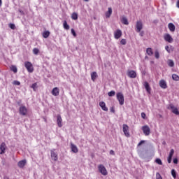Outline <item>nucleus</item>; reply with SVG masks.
Here are the masks:
<instances>
[{
	"label": "nucleus",
	"instance_id": "nucleus-41",
	"mask_svg": "<svg viewBox=\"0 0 179 179\" xmlns=\"http://www.w3.org/2000/svg\"><path fill=\"white\" fill-rule=\"evenodd\" d=\"M71 34H73L74 37H76V32H75V29H71Z\"/></svg>",
	"mask_w": 179,
	"mask_h": 179
},
{
	"label": "nucleus",
	"instance_id": "nucleus-46",
	"mask_svg": "<svg viewBox=\"0 0 179 179\" xmlns=\"http://www.w3.org/2000/svg\"><path fill=\"white\" fill-rule=\"evenodd\" d=\"M165 50L167 51V52H170V47L166 46Z\"/></svg>",
	"mask_w": 179,
	"mask_h": 179
},
{
	"label": "nucleus",
	"instance_id": "nucleus-45",
	"mask_svg": "<svg viewBox=\"0 0 179 179\" xmlns=\"http://www.w3.org/2000/svg\"><path fill=\"white\" fill-rule=\"evenodd\" d=\"M173 163H174V164H177L178 163V159L177 158H174Z\"/></svg>",
	"mask_w": 179,
	"mask_h": 179
},
{
	"label": "nucleus",
	"instance_id": "nucleus-31",
	"mask_svg": "<svg viewBox=\"0 0 179 179\" xmlns=\"http://www.w3.org/2000/svg\"><path fill=\"white\" fill-rule=\"evenodd\" d=\"M10 71L14 72V73H16V72H17V68L16 67V66H11Z\"/></svg>",
	"mask_w": 179,
	"mask_h": 179
},
{
	"label": "nucleus",
	"instance_id": "nucleus-48",
	"mask_svg": "<svg viewBox=\"0 0 179 179\" xmlns=\"http://www.w3.org/2000/svg\"><path fill=\"white\" fill-rule=\"evenodd\" d=\"M173 158L168 157V163H171V160Z\"/></svg>",
	"mask_w": 179,
	"mask_h": 179
},
{
	"label": "nucleus",
	"instance_id": "nucleus-53",
	"mask_svg": "<svg viewBox=\"0 0 179 179\" xmlns=\"http://www.w3.org/2000/svg\"><path fill=\"white\" fill-rule=\"evenodd\" d=\"M19 12H20L23 15V11L22 10H20Z\"/></svg>",
	"mask_w": 179,
	"mask_h": 179
},
{
	"label": "nucleus",
	"instance_id": "nucleus-8",
	"mask_svg": "<svg viewBox=\"0 0 179 179\" xmlns=\"http://www.w3.org/2000/svg\"><path fill=\"white\" fill-rule=\"evenodd\" d=\"M19 111L21 115H26V114H27V108H26V106H20Z\"/></svg>",
	"mask_w": 179,
	"mask_h": 179
},
{
	"label": "nucleus",
	"instance_id": "nucleus-23",
	"mask_svg": "<svg viewBox=\"0 0 179 179\" xmlns=\"http://www.w3.org/2000/svg\"><path fill=\"white\" fill-rule=\"evenodd\" d=\"M121 22L122 23H123V24H126V25L129 24L128 19H127V17L125 16L122 17Z\"/></svg>",
	"mask_w": 179,
	"mask_h": 179
},
{
	"label": "nucleus",
	"instance_id": "nucleus-27",
	"mask_svg": "<svg viewBox=\"0 0 179 179\" xmlns=\"http://www.w3.org/2000/svg\"><path fill=\"white\" fill-rule=\"evenodd\" d=\"M146 52H147L148 55H150V56L153 55V50H152V48H147Z\"/></svg>",
	"mask_w": 179,
	"mask_h": 179
},
{
	"label": "nucleus",
	"instance_id": "nucleus-29",
	"mask_svg": "<svg viewBox=\"0 0 179 179\" xmlns=\"http://www.w3.org/2000/svg\"><path fill=\"white\" fill-rule=\"evenodd\" d=\"M71 18L73 19V20H78V13H73L71 15Z\"/></svg>",
	"mask_w": 179,
	"mask_h": 179
},
{
	"label": "nucleus",
	"instance_id": "nucleus-39",
	"mask_svg": "<svg viewBox=\"0 0 179 179\" xmlns=\"http://www.w3.org/2000/svg\"><path fill=\"white\" fill-rule=\"evenodd\" d=\"M13 85H15V86H20V82L15 80L13 81Z\"/></svg>",
	"mask_w": 179,
	"mask_h": 179
},
{
	"label": "nucleus",
	"instance_id": "nucleus-20",
	"mask_svg": "<svg viewBox=\"0 0 179 179\" xmlns=\"http://www.w3.org/2000/svg\"><path fill=\"white\" fill-rule=\"evenodd\" d=\"M26 163H27V161L25 159H23L22 161H20L17 164L19 167L23 168L24 167V166H26Z\"/></svg>",
	"mask_w": 179,
	"mask_h": 179
},
{
	"label": "nucleus",
	"instance_id": "nucleus-4",
	"mask_svg": "<svg viewBox=\"0 0 179 179\" xmlns=\"http://www.w3.org/2000/svg\"><path fill=\"white\" fill-rule=\"evenodd\" d=\"M144 135L145 136H149L150 135V128L148 125L143 126L141 128Z\"/></svg>",
	"mask_w": 179,
	"mask_h": 179
},
{
	"label": "nucleus",
	"instance_id": "nucleus-9",
	"mask_svg": "<svg viewBox=\"0 0 179 179\" xmlns=\"http://www.w3.org/2000/svg\"><path fill=\"white\" fill-rule=\"evenodd\" d=\"M121 36H122V31L120 29H117L114 32V37L116 40L121 38Z\"/></svg>",
	"mask_w": 179,
	"mask_h": 179
},
{
	"label": "nucleus",
	"instance_id": "nucleus-25",
	"mask_svg": "<svg viewBox=\"0 0 179 179\" xmlns=\"http://www.w3.org/2000/svg\"><path fill=\"white\" fill-rule=\"evenodd\" d=\"M144 87H145V90H147V92H150V86L149 85L148 82L144 83Z\"/></svg>",
	"mask_w": 179,
	"mask_h": 179
},
{
	"label": "nucleus",
	"instance_id": "nucleus-42",
	"mask_svg": "<svg viewBox=\"0 0 179 179\" xmlns=\"http://www.w3.org/2000/svg\"><path fill=\"white\" fill-rule=\"evenodd\" d=\"M156 177H157V179H163V178H162V176H161L160 173H157Z\"/></svg>",
	"mask_w": 179,
	"mask_h": 179
},
{
	"label": "nucleus",
	"instance_id": "nucleus-36",
	"mask_svg": "<svg viewBox=\"0 0 179 179\" xmlns=\"http://www.w3.org/2000/svg\"><path fill=\"white\" fill-rule=\"evenodd\" d=\"M171 176L173 177V178H176V177H177V172H176V170H171Z\"/></svg>",
	"mask_w": 179,
	"mask_h": 179
},
{
	"label": "nucleus",
	"instance_id": "nucleus-18",
	"mask_svg": "<svg viewBox=\"0 0 179 179\" xmlns=\"http://www.w3.org/2000/svg\"><path fill=\"white\" fill-rule=\"evenodd\" d=\"M71 149L73 153H78V147H76V145H75V144H73V143L71 144Z\"/></svg>",
	"mask_w": 179,
	"mask_h": 179
},
{
	"label": "nucleus",
	"instance_id": "nucleus-43",
	"mask_svg": "<svg viewBox=\"0 0 179 179\" xmlns=\"http://www.w3.org/2000/svg\"><path fill=\"white\" fill-rule=\"evenodd\" d=\"M9 27H10L13 30H15V24H10Z\"/></svg>",
	"mask_w": 179,
	"mask_h": 179
},
{
	"label": "nucleus",
	"instance_id": "nucleus-15",
	"mask_svg": "<svg viewBox=\"0 0 179 179\" xmlns=\"http://www.w3.org/2000/svg\"><path fill=\"white\" fill-rule=\"evenodd\" d=\"M99 106L103 111H108V108H107V106H106V103L104 101L100 102Z\"/></svg>",
	"mask_w": 179,
	"mask_h": 179
},
{
	"label": "nucleus",
	"instance_id": "nucleus-7",
	"mask_svg": "<svg viewBox=\"0 0 179 179\" xmlns=\"http://www.w3.org/2000/svg\"><path fill=\"white\" fill-rule=\"evenodd\" d=\"M127 75L129 78H131V79H135L136 78V72L134 70H129L127 71Z\"/></svg>",
	"mask_w": 179,
	"mask_h": 179
},
{
	"label": "nucleus",
	"instance_id": "nucleus-21",
	"mask_svg": "<svg viewBox=\"0 0 179 179\" xmlns=\"http://www.w3.org/2000/svg\"><path fill=\"white\" fill-rule=\"evenodd\" d=\"M112 14H113V8H111V7H109L108 8V12L106 13V17H110V16H111Z\"/></svg>",
	"mask_w": 179,
	"mask_h": 179
},
{
	"label": "nucleus",
	"instance_id": "nucleus-32",
	"mask_svg": "<svg viewBox=\"0 0 179 179\" xmlns=\"http://www.w3.org/2000/svg\"><path fill=\"white\" fill-rule=\"evenodd\" d=\"M155 163H157V164H159V166H162L163 164L162 159H160L159 158H157L155 159Z\"/></svg>",
	"mask_w": 179,
	"mask_h": 179
},
{
	"label": "nucleus",
	"instance_id": "nucleus-10",
	"mask_svg": "<svg viewBox=\"0 0 179 179\" xmlns=\"http://www.w3.org/2000/svg\"><path fill=\"white\" fill-rule=\"evenodd\" d=\"M129 127L127 124H123V132L125 136H129Z\"/></svg>",
	"mask_w": 179,
	"mask_h": 179
},
{
	"label": "nucleus",
	"instance_id": "nucleus-3",
	"mask_svg": "<svg viewBox=\"0 0 179 179\" xmlns=\"http://www.w3.org/2000/svg\"><path fill=\"white\" fill-rule=\"evenodd\" d=\"M116 97L119 101V104H120V106H124V94H122L121 92H118L116 94Z\"/></svg>",
	"mask_w": 179,
	"mask_h": 179
},
{
	"label": "nucleus",
	"instance_id": "nucleus-19",
	"mask_svg": "<svg viewBox=\"0 0 179 179\" xmlns=\"http://www.w3.org/2000/svg\"><path fill=\"white\" fill-rule=\"evenodd\" d=\"M168 27H169L170 31H176V25H174V24H173V23H169L168 24Z\"/></svg>",
	"mask_w": 179,
	"mask_h": 179
},
{
	"label": "nucleus",
	"instance_id": "nucleus-22",
	"mask_svg": "<svg viewBox=\"0 0 179 179\" xmlns=\"http://www.w3.org/2000/svg\"><path fill=\"white\" fill-rule=\"evenodd\" d=\"M97 78V73L96 71H94L91 73V79L94 82L96 79Z\"/></svg>",
	"mask_w": 179,
	"mask_h": 179
},
{
	"label": "nucleus",
	"instance_id": "nucleus-49",
	"mask_svg": "<svg viewBox=\"0 0 179 179\" xmlns=\"http://www.w3.org/2000/svg\"><path fill=\"white\" fill-rule=\"evenodd\" d=\"M176 6H177V8H179V1H177V3H176Z\"/></svg>",
	"mask_w": 179,
	"mask_h": 179
},
{
	"label": "nucleus",
	"instance_id": "nucleus-30",
	"mask_svg": "<svg viewBox=\"0 0 179 179\" xmlns=\"http://www.w3.org/2000/svg\"><path fill=\"white\" fill-rule=\"evenodd\" d=\"M63 26L66 30H69V25L68 24V22H66V21L64 22Z\"/></svg>",
	"mask_w": 179,
	"mask_h": 179
},
{
	"label": "nucleus",
	"instance_id": "nucleus-37",
	"mask_svg": "<svg viewBox=\"0 0 179 179\" xmlns=\"http://www.w3.org/2000/svg\"><path fill=\"white\" fill-rule=\"evenodd\" d=\"M155 58H157V59H159V58H160V55L159 53V51L157 50L155 51Z\"/></svg>",
	"mask_w": 179,
	"mask_h": 179
},
{
	"label": "nucleus",
	"instance_id": "nucleus-26",
	"mask_svg": "<svg viewBox=\"0 0 179 179\" xmlns=\"http://www.w3.org/2000/svg\"><path fill=\"white\" fill-rule=\"evenodd\" d=\"M50 36V32L48 31H45L43 33V37L44 38H48V37Z\"/></svg>",
	"mask_w": 179,
	"mask_h": 179
},
{
	"label": "nucleus",
	"instance_id": "nucleus-50",
	"mask_svg": "<svg viewBox=\"0 0 179 179\" xmlns=\"http://www.w3.org/2000/svg\"><path fill=\"white\" fill-rule=\"evenodd\" d=\"M110 155H114V150H110Z\"/></svg>",
	"mask_w": 179,
	"mask_h": 179
},
{
	"label": "nucleus",
	"instance_id": "nucleus-33",
	"mask_svg": "<svg viewBox=\"0 0 179 179\" xmlns=\"http://www.w3.org/2000/svg\"><path fill=\"white\" fill-rule=\"evenodd\" d=\"M31 87L33 89L34 92H36V90H37V83L32 84Z\"/></svg>",
	"mask_w": 179,
	"mask_h": 179
},
{
	"label": "nucleus",
	"instance_id": "nucleus-38",
	"mask_svg": "<svg viewBox=\"0 0 179 179\" xmlns=\"http://www.w3.org/2000/svg\"><path fill=\"white\" fill-rule=\"evenodd\" d=\"M174 155V149H171L170 152H169V157L173 158V156Z\"/></svg>",
	"mask_w": 179,
	"mask_h": 179
},
{
	"label": "nucleus",
	"instance_id": "nucleus-16",
	"mask_svg": "<svg viewBox=\"0 0 179 179\" xmlns=\"http://www.w3.org/2000/svg\"><path fill=\"white\" fill-rule=\"evenodd\" d=\"M57 125L59 128L62 127V118L61 117V115H57Z\"/></svg>",
	"mask_w": 179,
	"mask_h": 179
},
{
	"label": "nucleus",
	"instance_id": "nucleus-56",
	"mask_svg": "<svg viewBox=\"0 0 179 179\" xmlns=\"http://www.w3.org/2000/svg\"><path fill=\"white\" fill-rule=\"evenodd\" d=\"M111 111H112V113H114V110L113 109H111Z\"/></svg>",
	"mask_w": 179,
	"mask_h": 179
},
{
	"label": "nucleus",
	"instance_id": "nucleus-28",
	"mask_svg": "<svg viewBox=\"0 0 179 179\" xmlns=\"http://www.w3.org/2000/svg\"><path fill=\"white\" fill-rule=\"evenodd\" d=\"M32 51L34 55H38V52H40V50H38L37 48H34Z\"/></svg>",
	"mask_w": 179,
	"mask_h": 179
},
{
	"label": "nucleus",
	"instance_id": "nucleus-35",
	"mask_svg": "<svg viewBox=\"0 0 179 179\" xmlns=\"http://www.w3.org/2000/svg\"><path fill=\"white\" fill-rule=\"evenodd\" d=\"M172 79H173V80L178 81V80H179V76H177L176 74H173V75H172Z\"/></svg>",
	"mask_w": 179,
	"mask_h": 179
},
{
	"label": "nucleus",
	"instance_id": "nucleus-24",
	"mask_svg": "<svg viewBox=\"0 0 179 179\" xmlns=\"http://www.w3.org/2000/svg\"><path fill=\"white\" fill-rule=\"evenodd\" d=\"M167 64L171 68H173V66H174V61H173V59H168Z\"/></svg>",
	"mask_w": 179,
	"mask_h": 179
},
{
	"label": "nucleus",
	"instance_id": "nucleus-13",
	"mask_svg": "<svg viewBox=\"0 0 179 179\" xmlns=\"http://www.w3.org/2000/svg\"><path fill=\"white\" fill-rule=\"evenodd\" d=\"M164 38L165 41H167L168 43H171L173 41V37H171L169 34H165L164 36Z\"/></svg>",
	"mask_w": 179,
	"mask_h": 179
},
{
	"label": "nucleus",
	"instance_id": "nucleus-6",
	"mask_svg": "<svg viewBox=\"0 0 179 179\" xmlns=\"http://www.w3.org/2000/svg\"><path fill=\"white\" fill-rule=\"evenodd\" d=\"M168 109L171 110L172 113H173V114H176V115H179L178 109L177 108H176V106H174V105L170 104L168 106Z\"/></svg>",
	"mask_w": 179,
	"mask_h": 179
},
{
	"label": "nucleus",
	"instance_id": "nucleus-14",
	"mask_svg": "<svg viewBox=\"0 0 179 179\" xmlns=\"http://www.w3.org/2000/svg\"><path fill=\"white\" fill-rule=\"evenodd\" d=\"M159 86L162 89H167V83L164 80H161L159 81Z\"/></svg>",
	"mask_w": 179,
	"mask_h": 179
},
{
	"label": "nucleus",
	"instance_id": "nucleus-44",
	"mask_svg": "<svg viewBox=\"0 0 179 179\" xmlns=\"http://www.w3.org/2000/svg\"><path fill=\"white\" fill-rule=\"evenodd\" d=\"M143 143H145V141L142 140L138 143V146H141Z\"/></svg>",
	"mask_w": 179,
	"mask_h": 179
},
{
	"label": "nucleus",
	"instance_id": "nucleus-17",
	"mask_svg": "<svg viewBox=\"0 0 179 179\" xmlns=\"http://www.w3.org/2000/svg\"><path fill=\"white\" fill-rule=\"evenodd\" d=\"M51 157L52 160H55V162H57V160H58V155H57V153H55V152L52 150L51 151Z\"/></svg>",
	"mask_w": 179,
	"mask_h": 179
},
{
	"label": "nucleus",
	"instance_id": "nucleus-52",
	"mask_svg": "<svg viewBox=\"0 0 179 179\" xmlns=\"http://www.w3.org/2000/svg\"><path fill=\"white\" fill-rule=\"evenodd\" d=\"M0 6H2V0H0Z\"/></svg>",
	"mask_w": 179,
	"mask_h": 179
},
{
	"label": "nucleus",
	"instance_id": "nucleus-47",
	"mask_svg": "<svg viewBox=\"0 0 179 179\" xmlns=\"http://www.w3.org/2000/svg\"><path fill=\"white\" fill-rule=\"evenodd\" d=\"M141 117H142V118H143V120H145V117H146V114H145V113H142Z\"/></svg>",
	"mask_w": 179,
	"mask_h": 179
},
{
	"label": "nucleus",
	"instance_id": "nucleus-40",
	"mask_svg": "<svg viewBox=\"0 0 179 179\" xmlns=\"http://www.w3.org/2000/svg\"><path fill=\"white\" fill-rule=\"evenodd\" d=\"M120 43L122 45H125V44H127V40L125 39H122L120 41Z\"/></svg>",
	"mask_w": 179,
	"mask_h": 179
},
{
	"label": "nucleus",
	"instance_id": "nucleus-11",
	"mask_svg": "<svg viewBox=\"0 0 179 179\" xmlns=\"http://www.w3.org/2000/svg\"><path fill=\"white\" fill-rule=\"evenodd\" d=\"M0 155L5 154V151L6 150V144L5 143H2L0 145Z\"/></svg>",
	"mask_w": 179,
	"mask_h": 179
},
{
	"label": "nucleus",
	"instance_id": "nucleus-1",
	"mask_svg": "<svg viewBox=\"0 0 179 179\" xmlns=\"http://www.w3.org/2000/svg\"><path fill=\"white\" fill-rule=\"evenodd\" d=\"M24 66L29 73H32L33 71H34V68L33 67V64L30 62H25Z\"/></svg>",
	"mask_w": 179,
	"mask_h": 179
},
{
	"label": "nucleus",
	"instance_id": "nucleus-5",
	"mask_svg": "<svg viewBox=\"0 0 179 179\" xmlns=\"http://www.w3.org/2000/svg\"><path fill=\"white\" fill-rule=\"evenodd\" d=\"M143 29V24L142 23V21H137L136 24V31L137 33H141V30Z\"/></svg>",
	"mask_w": 179,
	"mask_h": 179
},
{
	"label": "nucleus",
	"instance_id": "nucleus-2",
	"mask_svg": "<svg viewBox=\"0 0 179 179\" xmlns=\"http://www.w3.org/2000/svg\"><path fill=\"white\" fill-rule=\"evenodd\" d=\"M98 169H99V173H101V174H102V176H107V174H108V172L107 171L106 166H104L103 164L99 165Z\"/></svg>",
	"mask_w": 179,
	"mask_h": 179
},
{
	"label": "nucleus",
	"instance_id": "nucleus-34",
	"mask_svg": "<svg viewBox=\"0 0 179 179\" xmlns=\"http://www.w3.org/2000/svg\"><path fill=\"white\" fill-rule=\"evenodd\" d=\"M108 96H109V97H113L114 96H115V91H110L108 93Z\"/></svg>",
	"mask_w": 179,
	"mask_h": 179
},
{
	"label": "nucleus",
	"instance_id": "nucleus-55",
	"mask_svg": "<svg viewBox=\"0 0 179 179\" xmlns=\"http://www.w3.org/2000/svg\"><path fill=\"white\" fill-rule=\"evenodd\" d=\"M85 2H88L89 1V0H84Z\"/></svg>",
	"mask_w": 179,
	"mask_h": 179
},
{
	"label": "nucleus",
	"instance_id": "nucleus-51",
	"mask_svg": "<svg viewBox=\"0 0 179 179\" xmlns=\"http://www.w3.org/2000/svg\"><path fill=\"white\" fill-rule=\"evenodd\" d=\"M140 36H141V37H143V32H140Z\"/></svg>",
	"mask_w": 179,
	"mask_h": 179
},
{
	"label": "nucleus",
	"instance_id": "nucleus-12",
	"mask_svg": "<svg viewBox=\"0 0 179 179\" xmlns=\"http://www.w3.org/2000/svg\"><path fill=\"white\" fill-rule=\"evenodd\" d=\"M51 93L52 96H59V88L58 87L53 88Z\"/></svg>",
	"mask_w": 179,
	"mask_h": 179
},
{
	"label": "nucleus",
	"instance_id": "nucleus-54",
	"mask_svg": "<svg viewBox=\"0 0 179 179\" xmlns=\"http://www.w3.org/2000/svg\"><path fill=\"white\" fill-rule=\"evenodd\" d=\"M4 179H9V178H8V176H5Z\"/></svg>",
	"mask_w": 179,
	"mask_h": 179
}]
</instances>
